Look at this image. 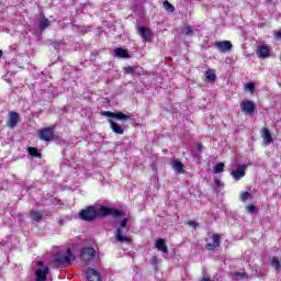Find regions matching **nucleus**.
Returning a JSON list of instances; mask_svg holds the SVG:
<instances>
[{
    "instance_id": "1",
    "label": "nucleus",
    "mask_w": 281,
    "mask_h": 281,
    "mask_svg": "<svg viewBox=\"0 0 281 281\" xmlns=\"http://www.w3.org/2000/svg\"><path fill=\"white\" fill-rule=\"evenodd\" d=\"M114 216V218H124L126 213L124 211L109 209L102 206L99 210H95L94 206H88L85 210H81L79 216L82 221H94L95 216Z\"/></svg>"
},
{
    "instance_id": "2",
    "label": "nucleus",
    "mask_w": 281,
    "mask_h": 281,
    "mask_svg": "<svg viewBox=\"0 0 281 281\" xmlns=\"http://www.w3.org/2000/svg\"><path fill=\"white\" fill-rule=\"evenodd\" d=\"M126 225H128V218H123L114 234V240H116V243H131V237L126 235Z\"/></svg>"
},
{
    "instance_id": "3",
    "label": "nucleus",
    "mask_w": 281,
    "mask_h": 281,
    "mask_svg": "<svg viewBox=\"0 0 281 281\" xmlns=\"http://www.w3.org/2000/svg\"><path fill=\"white\" fill-rule=\"evenodd\" d=\"M37 269L35 271V281L47 280V274L49 273V268L43 263V261H37Z\"/></svg>"
},
{
    "instance_id": "4",
    "label": "nucleus",
    "mask_w": 281,
    "mask_h": 281,
    "mask_svg": "<svg viewBox=\"0 0 281 281\" xmlns=\"http://www.w3.org/2000/svg\"><path fill=\"white\" fill-rule=\"evenodd\" d=\"M38 137L42 142H54L56 134H54V127H45L38 131Z\"/></svg>"
},
{
    "instance_id": "5",
    "label": "nucleus",
    "mask_w": 281,
    "mask_h": 281,
    "mask_svg": "<svg viewBox=\"0 0 281 281\" xmlns=\"http://www.w3.org/2000/svg\"><path fill=\"white\" fill-rule=\"evenodd\" d=\"M71 258H74V255L71 254V248H67L65 255L60 252H57L55 255V260L58 265H69V262H71Z\"/></svg>"
},
{
    "instance_id": "6",
    "label": "nucleus",
    "mask_w": 281,
    "mask_h": 281,
    "mask_svg": "<svg viewBox=\"0 0 281 281\" xmlns=\"http://www.w3.org/2000/svg\"><path fill=\"white\" fill-rule=\"evenodd\" d=\"M249 166H251V162H248L247 165H236L237 170L231 172L232 177L235 178L236 181H240V179L245 177Z\"/></svg>"
},
{
    "instance_id": "7",
    "label": "nucleus",
    "mask_w": 281,
    "mask_h": 281,
    "mask_svg": "<svg viewBox=\"0 0 281 281\" xmlns=\"http://www.w3.org/2000/svg\"><path fill=\"white\" fill-rule=\"evenodd\" d=\"M214 47L222 54H227V52H232L234 45L229 41H220L215 42Z\"/></svg>"
},
{
    "instance_id": "8",
    "label": "nucleus",
    "mask_w": 281,
    "mask_h": 281,
    "mask_svg": "<svg viewBox=\"0 0 281 281\" xmlns=\"http://www.w3.org/2000/svg\"><path fill=\"white\" fill-rule=\"evenodd\" d=\"M95 257V249L91 247H85L80 251V259L83 260V262H89V260H92Z\"/></svg>"
},
{
    "instance_id": "9",
    "label": "nucleus",
    "mask_w": 281,
    "mask_h": 281,
    "mask_svg": "<svg viewBox=\"0 0 281 281\" xmlns=\"http://www.w3.org/2000/svg\"><path fill=\"white\" fill-rule=\"evenodd\" d=\"M240 109L243 113H248L249 115H254L256 112V105H254V102L249 100L241 101Z\"/></svg>"
},
{
    "instance_id": "10",
    "label": "nucleus",
    "mask_w": 281,
    "mask_h": 281,
    "mask_svg": "<svg viewBox=\"0 0 281 281\" xmlns=\"http://www.w3.org/2000/svg\"><path fill=\"white\" fill-rule=\"evenodd\" d=\"M256 53L259 58H269L271 56V49L267 45H259Z\"/></svg>"
},
{
    "instance_id": "11",
    "label": "nucleus",
    "mask_w": 281,
    "mask_h": 281,
    "mask_svg": "<svg viewBox=\"0 0 281 281\" xmlns=\"http://www.w3.org/2000/svg\"><path fill=\"white\" fill-rule=\"evenodd\" d=\"M21 122V116L16 112H10L9 121L7 123V126L10 128H16V124Z\"/></svg>"
},
{
    "instance_id": "12",
    "label": "nucleus",
    "mask_w": 281,
    "mask_h": 281,
    "mask_svg": "<svg viewBox=\"0 0 281 281\" xmlns=\"http://www.w3.org/2000/svg\"><path fill=\"white\" fill-rule=\"evenodd\" d=\"M86 276L89 281H100V273L93 268H87Z\"/></svg>"
},
{
    "instance_id": "13",
    "label": "nucleus",
    "mask_w": 281,
    "mask_h": 281,
    "mask_svg": "<svg viewBox=\"0 0 281 281\" xmlns=\"http://www.w3.org/2000/svg\"><path fill=\"white\" fill-rule=\"evenodd\" d=\"M261 136H262V139H263V144H266V146H269V144H271V142H273V137L271 136V132L267 127L262 128Z\"/></svg>"
},
{
    "instance_id": "14",
    "label": "nucleus",
    "mask_w": 281,
    "mask_h": 281,
    "mask_svg": "<svg viewBox=\"0 0 281 281\" xmlns=\"http://www.w3.org/2000/svg\"><path fill=\"white\" fill-rule=\"evenodd\" d=\"M140 36L144 38V41H151L153 40V32L147 27H139Z\"/></svg>"
},
{
    "instance_id": "15",
    "label": "nucleus",
    "mask_w": 281,
    "mask_h": 281,
    "mask_svg": "<svg viewBox=\"0 0 281 281\" xmlns=\"http://www.w3.org/2000/svg\"><path fill=\"white\" fill-rule=\"evenodd\" d=\"M109 124L113 133H116V135H124V127H122L120 124L115 123L113 120H110Z\"/></svg>"
},
{
    "instance_id": "16",
    "label": "nucleus",
    "mask_w": 281,
    "mask_h": 281,
    "mask_svg": "<svg viewBox=\"0 0 281 281\" xmlns=\"http://www.w3.org/2000/svg\"><path fill=\"white\" fill-rule=\"evenodd\" d=\"M156 249H158V251H162V254H168V246H166V240L158 239L156 241Z\"/></svg>"
},
{
    "instance_id": "17",
    "label": "nucleus",
    "mask_w": 281,
    "mask_h": 281,
    "mask_svg": "<svg viewBox=\"0 0 281 281\" xmlns=\"http://www.w3.org/2000/svg\"><path fill=\"white\" fill-rule=\"evenodd\" d=\"M30 218H32L33 221L35 222H40V221H43V212L41 211H35V210H32L30 212Z\"/></svg>"
},
{
    "instance_id": "18",
    "label": "nucleus",
    "mask_w": 281,
    "mask_h": 281,
    "mask_svg": "<svg viewBox=\"0 0 281 281\" xmlns=\"http://www.w3.org/2000/svg\"><path fill=\"white\" fill-rule=\"evenodd\" d=\"M114 54L119 58H128V50H126L124 48H115Z\"/></svg>"
},
{
    "instance_id": "19",
    "label": "nucleus",
    "mask_w": 281,
    "mask_h": 281,
    "mask_svg": "<svg viewBox=\"0 0 281 281\" xmlns=\"http://www.w3.org/2000/svg\"><path fill=\"white\" fill-rule=\"evenodd\" d=\"M233 280L240 281L247 280L249 277L245 272H235L232 274Z\"/></svg>"
},
{
    "instance_id": "20",
    "label": "nucleus",
    "mask_w": 281,
    "mask_h": 281,
    "mask_svg": "<svg viewBox=\"0 0 281 281\" xmlns=\"http://www.w3.org/2000/svg\"><path fill=\"white\" fill-rule=\"evenodd\" d=\"M181 33L183 36H192V34H194V29L191 25H184Z\"/></svg>"
},
{
    "instance_id": "21",
    "label": "nucleus",
    "mask_w": 281,
    "mask_h": 281,
    "mask_svg": "<svg viewBox=\"0 0 281 281\" xmlns=\"http://www.w3.org/2000/svg\"><path fill=\"white\" fill-rule=\"evenodd\" d=\"M205 78L209 80V82H214V80H216V72H214L212 69H209L205 72Z\"/></svg>"
},
{
    "instance_id": "22",
    "label": "nucleus",
    "mask_w": 281,
    "mask_h": 281,
    "mask_svg": "<svg viewBox=\"0 0 281 281\" xmlns=\"http://www.w3.org/2000/svg\"><path fill=\"white\" fill-rule=\"evenodd\" d=\"M271 266L273 267L274 271H280V268H281L280 259H278L277 257H273L271 259Z\"/></svg>"
},
{
    "instance_id": "23",
    "label": "nucleus",
    "mask_w": 281,
    "mask_h": 281,
    "mask_svg": "<svg viewBox=\"0 0 281 281\" xmlns=\"http://www.w3.org/2000/svg\"><path fill=\"white\" fill-rule=\"evenodd\" d=\"M47 27H49V20L43 19L42 21H40V31L41 32L47 30Z\"/></svg>"
},
{
    "instance_id": "24",
    "label": "nucleus",
    "mask_w": 281,
    "mask_h": 281,
    "mask_svg": "<svg viewBox=\"0 0 281 281\" xmlns=\"http://www.w3.org/2000/svg\"><path fill=\"white\" fill-rule=\"evenodd\" d=\"M131 117L122 112H117L115 114L114 120H120L121 122H126V120H130Z\"/></svg>"
},
{
    "instance_id": "25",
    "label": "nucleus",
    "mask_w": 281,
    "mask_h": 281,
    "mask_svg": "<svg viewBox=\"0 0 281 281\" xmlns=\"http://www.w3.org/2000/svg\"><path fill=\"white\" fill-rule=\"evenodd\" d=\"M224 169H225V164L218 162V164L214 167L213 172H214L215 175H221V172H223Z\"/></svg>"
},
{
    "instance_id": "26",
    "label": "nucleus",
    "mask_w": 281,
    "mask_h": 281,
    "mask_svg": "<svg viewBox=\"0 0 281 281\" xmlns=\"http://www.w3.org/2000/svg\"><path fill=\"white\" fill-rule=\"evenodd\" d=\"M251 200V193L245 191L240 194V201L241 203H247V201Z\"/></svg>"
},
{
    "instance_id": "27",
    "label": "nucleus",
    "mask_w": 281,
    "mask_h": 281,
    "mask_svg": "<svg viewBox=\"0 0 281 281\" xmlns=\"http://www.w3.org/2000/svg\"><path fill=\"white\" fill-rule=\"evenodd\" d=\"M173 170L176 172H183V164H181L180 161L175 160L173 161Z\"/></svg>"
},
{
    "instance_id": "28",
    "label": "nucleus",
    "mask_w": 281,
    "mask_h": 281,
    "mask_svg": "<svg viewBox=\"0 0 281 281\" xmlns=\"http://www.w3.org/2000/svg\"><path fill=\"white\" fill-rule=\"evenodd\" d=\"M162 5L167 12H175V5H172L168 0H165Z\"/></svg>"
},
{
    "instance_id": "29",
    "label": "nucleus",
    "mask_w": 281,
    "mask_h": 281,
    "mask_svg": "<svg viewBox=\"0 0 281 281\" xmlns=\"http://www.w3.org/2000/svg\"><path fill=\"white\" fill-rule=\"evenodd\" d=\"M246 210H247L248 214H258V207H256V205H254V204L247 205Z\"/></svg>"
},
{
    "instance_id": "30",
    "label": "nucleus",
    "mask_w": 281,
    "mask_h": 281,
    "mask_svg": "<svg viewBox=\"0 0 281 281\" xmlns=\"http://www.w3.org/2000/svg\"><path fill=\"white\" fill-rule=\"evenodd\" d=\"M29 155H31V157H41V154H38V150L33 147H29Z\"/></svg>"
},
{
    "instance_id": "31",
    "label": "nucleus",
    "mask_w": 281,
    "mask_h": 281,
    "mask_svg": "<svg viewBox=\"0 0 281 281\" xmlns=\"http://www.w3.org/2000/svg\"><path fill=\"white\" fill-rule=\"evenodd\" d=\"M245 89H246V91H250V93H254V91L256 89V85H254V82H248L245 85Z\"/></svg>"
},
{
    "instance_id": "32",
    "label": "nucleus",
    "mask_w": 281,
    "mask_h": 281,
    "mask_svg": "<svg viewBox=\"0 0 281 281\" xmlns=\"http://www.w3.org/2000/svg\"><path fill=\"white\" fill-rule=\"evenodd\" d=\"M212 240H213V245L215 246V247H218V245H221V237L218 236V235H213L212 236Z\"/></svg>"
},
{
    "instance_id": "33",
    "label": "nucleus",
    "mask_w": 281,
    "mask_h": 281,
    "mask_svg": "<svg viewBox=\"0 0 281 281\" xmlns=\"http://www.w3.org/2000/svg\"><path fill=\"white\" fill-rule=\"evenodd\" d=\"M187 225H189V227H193V229H196V227H199V223H196L195 221H189L187 222Z\"/></svg>"
},
{
    "instance_id": "34",
    "label": "nucleus",
    "mask_w": 281,
    "mask_h": 281,
    "mask_svg": "<svg viewBox=\"0 0 281 281\" xmlns=\"http://www.w3.org/2000/svg\"><path fill=\"white\" fill-rule=\"evenodd\" d=\"M217 246H215L214 244H206L205 249H207L209 251H214V249H216Z\"/></svg>"
},
{
    "instance_id": "35",
    "label": "nucleus",
    "mask_w": 281,
    "mask_h": 281,
    "mask_svg": "<svg viewBox=\"0 0 281 281\" xmlns=\"http://www.w3.org/2000/svg\"><path fill=\"white\" fill-rule=\"evenodd\" d=\"M103 115H105V117H113V119L115 120L116 113L105 111V112L103 113Z\"/></svg>"
},
{
    "instance_id": "36",
    "label": "nucleus",
    "mask_w": 281,
    "mask_h": 281,
    "mask_svg": "<svg viewBox=\"0 0 281 281\" xmlns=\"http://www.w3.org/2000/svg\"><path fill=\"white\" fill-rule=\"evenodd\" d=\"M125 71H126V74L133 75V74H135V68L130 66V67L125 68Z\"/></svg>"
},
{
    "instance_id": "37",
    "label": "nucleus",
    "mask_w": 281,
    "mask_h": 281,
    "mask_svg": "<svg viewBox=\"0 0 281 281\" xmlns=\"http://www.w3.org/2000/svg\"><path fill=\"white\" fill-rule=\"evenodd\" d=\"M196 150H198V153H203V144L198 143L196 144Z\"/></svg>"
},
{
    "instance_id": "38",
    "label": "nucleus",
    "mask_w": 281,
    "mask_h": 281,
    "mask_svg": "<svg viewBox=\"0 0 281 281\" xmlns=\"http://www.w3.org/2000/svg\"><path fill=\"white\" fill-rule=\"evenodd\" d=\"M214 186H215L216 188H220V186H223V182H221L220 179H215V180H214Z\"/></svg>"
},
{
    "instance_id": "39",
    "label": "nucleus",
    "mask_w": 281,
    "mask_h": 281,
    "mask_svg": "<svg viewBox=\"0 0 281 281\" xmlns=\"http://www.w3.org/2000/svg\"><path fill=\"white\" fill-rule=\"evenodd\" d=\"M274 38H277V41H281V31H278V32L274 34Z\"/></svg>"
},
{
    "instance_id": "40",
    "label": "nucleus",
    "mask_w": 281,
    "mask_h": 281,
    "mask_svg": "<svg viewBox=\"0 0 281 281\" xmlns=\"http://www.w3.org/2000/svg\"><path fill=\"white\" fill-rule=\"evenodd\" d=\"M151 262H153L154 267H157V263H158L157 257H153Z\"/></svg>"
},
{
    "instance_id": "41",
    "label": "nucleus",
    "mask_w": 281,
    "mask_h": 281,
    "mask_svg": "<svg viewBox=\"0 0 281 281\" xmlns=\"http://www.w3.org/2000/svg\"><path fill=\"white\" fill-rule=\"evenodd\" d=\"M3 56V50H0V59L2 58Z\"/></svg>"
}]
</instances>
